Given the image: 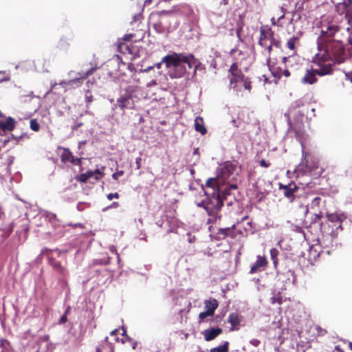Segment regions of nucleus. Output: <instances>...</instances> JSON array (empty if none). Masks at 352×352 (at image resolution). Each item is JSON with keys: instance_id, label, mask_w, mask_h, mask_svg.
I'll return each instance as SVG.
<instances>
[{"instance_id": "1a4fd4ad", "label": "nucleus", "mask_w": 352, "mask_h": 352, "mask_svg": "<svg viewBox=\"0 0 352 352\" xmlns=\"http://www.w3.org/2000/svg\"><path fill=\"white\" fill-rule=\"evenodd\" d=\"M330 63L327 65H317L318 68L307 69L304 77L302 78L301 82L303 84L313 85L318 80L316 76H323L331 74L333 69L331 68Z\"/></svg>"}, {"instance_id": "680f3d73", "label": "nucleus", "mask_w": 352, "mask_h": 352, "mask_svg": "<svg viewBox=\"0 0 352 352\" xmlns=\"http://www.w3.org/2000/svg\"><path fill=\"white\" fill-rule=\"evenodd\" d=\"M194 128L196 131H198V116H195V118Z\"/></svg>"}, {"instance_id": "338daca9", "label": "nucleus", "mask_w": 352, "mask_h": 352, "mask_svg": "<svg viewBox=\"0 0 352 352\" xmlns=\"http://www.w3.org/2000/svg\"><path fill=\"white\" fill-rule=\"evenodd\" d=\"M28 98H30V100L32 99V98H34L36 97V96L34 94V92L33 91H30L28 93Z\"/></svg>"}, {"instance_id": "a18cd8bd", "label": "nucleus", "mask_w": 352, "mask_h": 352, "mask_svg": "<svg viewBox=\"0 0 352 352\" xmlns=\"http://www.w3.org/2000/svg\"><path fill=\"white\" fill-rule=\"evenodd\" d=\"M109 250L112 253H115L117 255L118 261L120 262V258L118 253L117 252L116 248L114 245H111L109 247Z\"/></svg>"}, {"instance_id": "5701e85b", "label": "nucleus", "mask_w": 352, "mask_h": 352, "mask_svg": "<svg viewBox=\"0 0 352 352\" xmlns=\"http://www.w3.org/2000/svg\"><path fill=\"white\" fill-rule=\"evenodd\" d=\"M168 222L169 223V226L170 227L168 232H176V230L177 228L180 226L181 222L179 221L175 217H170L168 219Z\"/></svg>"}, {"instance_id": "4c0bfd02", "label": "nucleus", "mask_w": 352, "mask_h": 352, "mask_svg": "<svg viewBox=\"0 0 352 352\" xmlns=\"http://www.w3.org/2000/svg\"><path fill=\"white\" fill-rule=\"evenodd\" d=\"M242 30H243L242 25L241 24L238 25L237 28H236V36H237L239 41H241V42L243 41V38L241 36Z\"/></svg>"}, {"instance_id": "4d7b16f0", "label": "nucleus", "mask_w": 352, "mask_h": 352, "mask_svg": "<svg viewBox=\"0 0 352 352\" xmlns=\"http://www.w3.org/2000/svg\"><path fill=\"white\" fill-rule=\"evenodd\" d=\"M67 321V315L64 314L59 320V324H64Z\"/></svg>"}, {"instance_id": "b1692460", "label": "nucleus", "mask_w": 352, "mask_h": 352, "mask_svg": "<svg viewBox=\"0 0 352 352\" xmlns=\"http://www.w3.org/2000/svg\"><path fill=\"white\" fill-rule=\"evenodd\" d=\"M278 255L279 251L276 248H272L270 250V258L273 262L275 268L277 267L278 264Z\"/></svg>"}, {"instance_id": "6ab92c4d", "label": "nucleus", "mask_w": 352, "mask_h": 352, "mask_svg": "<svg viewBox=\"0 0 352 352\" xmlns=\"http://www.w3.org/2000/svg\"><path fill=\"white\" fill-rule=\"evenodd\" d=\"M235 228V225H233L231 228L219 229V232H217L219 238L225 239L227 236H229L232 239L234 238L236 236V234L234 233Z\"/></svg>"}, {"instance_id": "de8ad7c7", "label": "nucleus", "mask_w": 352, "mask_h": 352, "mask_svg": "<svg viewBox=\"0 0 352 352\" xmlns=\"http://www.w3.org/2000/svg\"><path fill=\"white\" fill-rule=\"evenodd\" d=\"M119 197V195L118 192H115V193H109L108 195H107V199L109 200H111L113 199V198H118Z\"/></svg>"}, {"instance_id": "13d9d810", "label": "nucleus", "mask_w": 352, "mask_h": 352, "mask_svg": "<svg viewBox=\"0 0 352 352\" xmlns=\"http://www.w3.org/2000/svg\"><path fill=\"white\" fill-rule=\"evenodd\" d=\"M85 204V203L79 202L77 204L76 208L78 211H82L84 210L83 206Z\"/></svg>"}, {"instance_id": "09e8293b", "label": "nucleus", "mask_w": 352, "mask_h": 352, "mask_svg": "<svg viewBox=\"0 0 352 352\" xmlns=\"http://www.w3.org/2000/svg\"><path fill=\"white\" fill-rule=\"evenodd\" d=\"M138 237H139V239H140V240H144V241H146V237H147V236H146V232H145L144 231H142H142L140 232V234H139Z\"/></svg>"}, {"instance_id": "bb28decb", "label": "nucleus", "mask_w": 352, "mask_h": 352, "mask_svg": "<svg viewBox=\"0 0 352 352\" xmlns=\"http://www.w3.org/2000/svg\"><path fill=\"white\" fill-rule=\"evenodd\" d=\"M236 185H229V186H226L224 189H221V186H220V192L223 196L224 199L227 200L228 196L230 195V189H236Z\"/></svg>"}, {"instance_id": "69168bd1", "label": "nucleus", "mask_w": 352, "mask_h": 352, "mask_svg": "<svg viewBox=\"0 0 352 352\" xmlns=\"http://www.w3.org/2000/svg\"><path fill=\"white\" fill-rule=\"evenodd\" d=\"M322 218V213L320 212L319 214L315 215L314 221L319 220Z\"/></svg>"}, {"instance_id": "aec40b11", "label": "nucleus", "mask_w": 352, "mask_h": 352, "mask_svg": "<svg viewBox=\"0 0 352 352\" xmlns=\"http://www.w3.org/2000/svg\"><path fill=\"white\" fill-rule=\"evenodd\" d=\"M15 127V121L11 118L8 117L6 121H0V129L3 131H12Z\"/></svg>"}, {"instance_id": "58836bf2", "label": "nucleus", "mask_w": 352, "mask_h": 352, "mask_svg": "<svg viewBox=\"0 0 352 352\" xmlns=\"http://www.w3.org/2000/svg\"><path fill=\"white\" fill-rule=\"evenodd\" d=\"M8 345V342L7 341H3L0 340V352H8L7 351V346Z\"/></svg>"}, {"instance_id": "603ef678", "label": "nucleus", "mask_w": 352, "mask_h": 352, "mask_svg": "<svg viewBox=\"0 0 352 352\" xmlns=\"http://www.w3.org/2000/svg\"><path fill=\"white\" fill-rule=\"evenodd\" d=\"M250 344L253 345L254 346H257L261 343L260 340L257 339H252L250 341Z\"/></svg>"}, {"instance_id": "473e14b6", "label": "nucleus", "mask_w": 352, "mask_h": 352, "mask_svg": "<svg viewBox=\"0 0 352 352\" xmlns=\"http://www.w3.org/2000/svg\"><path fill=\"white\" fill-rule=\"evenodd\" d=\"M280 12H281V15L280 16H278L277 20H276L274 17H273L271 19L272 24L273 25H278V22L280 21V20L285 17V10L283 9V8H281Z\"/></svg>"}, {"instance_id": "2eb2a0df", "label": "nucleus", "mask_w": 352, "mask_h": 352, "mask_svg": "<svg viewBox=\"0 0 352 352\" xmlns=\"http://www.w3.org/2000/svg\"><path fill=\"white\" fill-rule=\"evenodd\" d=\"M327 218L328 221L333 223L334 226L338 228H340L342 230V222L344 219H345V216L344 214H340V213H331V214H327Z\"/></svg>"}, {"instance_id": "f3484780", "label": "nucleus", "mask_w": 352, "mask_h": 352, "mask_svg": "<svg viewBox=\"0 0 352 352\" xmlns=\"http://www.w3.org/2000/svg\"><path fill=\"white\" fill-rule=\"evenodd\" d=\"M222 329L219 327L206 329L202 332L206 341H211L222 333Z\"/></svg>"}, {"instance_id": "79ce46f5", "label": "nucleus", "mask_w": 352, "mask_h": 352, "mask_svg": "<svg viewBox=\"0 0 352 352\" xmlns=\"http://www.w3.org/2000/svg\"><path fill=\"white\" fill-rule=\"evenodd\" d=\"M123 174H124V171L123 170H118V171L115 172L112 175V177H113V179L117 180Z\"/></svg>"}, {"instance_id": "bf43d9fd", "label": "nucleus", "mask_w": 352, "mask_h": 352, "mask_svg": "<svg viewBox=\"0 0 352 352\" xmlns=\"http://www.w3.org/2000/svg\"><path fill=\"white\" fill-rule=\"evenodd\" d=\"M155 85H157L156 80H151L149 82L147 83L146 87H151Z\"/></svg>"}, {"instance_id": "9d476101", "label": "nucleus", "mask_w": 352, "mask_h": 352, "mask_svg": "<svg viewBox=\"0 0 352 352\" xmlns=\"http://www.w3.org/2000/svg\"><path fill=\"white\" fill-rule=\"evenodd\" d=\"M279 190L283 192L284 196L287 198L291 202L295 199V193L297 192L298 188L294 182H290L287 185L279 184Z\"/></svg>"}, {"instance_id": "a19ab883", "label": "nucleus", "mask_w": 352, "mask_h": 352, "mask_svg": "<svg viewBox=\"0 0 352 352\" xmlns=\"http://www.w3.org/2000/svg\"><path fill=\"white\" fill-rule=\"evenodd\" d=\"M153 28L155 30L159 33H162L164 32V28L161 25V23H155L153 24Z\"/></svg>"}, {"instance_id": "9b49d317", "label": "nucleus", "mask_w": 352, "mask_h": 352, "mask_svg": "<svg viewBox=\"0 0 352 352\" xmlns=\"http://www.w3.org/2000/svg\"><path fill=\"white\" fill-rule=\"evenodd\" d=\"M175 307L174 310L175 312H178V314L181 316L184 312L189 311L190 302H188L187 299L184 297L177 298L174 300Z\"/></svg>"}, {"instance_id": "37998d69", "label": "nucleus", "mask_w": 352, "mask_h": 352, "mask_svg": "<svg viewBox=\"0 0 352 352\" xmlns=\"http://www.w3.org/2000/svg\"><path fill=\"white\" fill-rule=\"evenodd\" d=\"M153 68H154V66H153V65L148 66V67H146V68H145V69H142V68H140V69L138 70V72H139V73H148V72H149L150 71H151Z\"/></svg>"}, {"instance_id": "393cba45", "label": "nucleus", "mask_w": 352, "mask_h": 352, "mask_svg": "<svg viewBox=\"0 0 352 352\" xmlns=\"http://www.w3.org/2000/svg\"><path fill=\"white\" fill-rule=\"evenodd\" d=\"M229 351V342L226 341L223 344L220 345L217 347L212 348L210 352H228Z\"/></svg>"}, {"instance_id": "052dcab7", "label": "nucleus", "mask_w": 352, "mask_h": 352, "mask_svg": "<svg viewBox=\"0 0 352 352\" xmlns=\"http://www.w3.org/2000/svg\"><path fill=\"white\" fill-rule=\"evenodd\" d=\"M187 236H188V241L189 243L195 242V236H192L190 233H188Z\"/></svg>"}, {"instance_id": "c03bdc74", "label": "nucleus", "mask_w": 352, "mask_h": 352, "mask_svg": "<svg viewBox=\"0 0 352 352\" xmlns=\"http://www.w3.org/2000/svg\"><path fill=\"white\" fill-rule=\"evenodd\" d=\"M175 333L178 334V336H181V338L182 340H185V339H187L188 337V333H184L183 331H176Z\"/></svg>"}, {"instance_id": "20e7f679", "label": "nucleus", "mask_w": 352, "mask_h": 352, "mask_svg": "<svg viewBox=\"0 0 352 352\" xmlns=\"http://www.w3.org/2000/svg\"><path fill=\"white\" fill-rule=\"evenodd\" d=\"M296 138L299 140L302 148V162L298 166L296 171L298 175H308L313 178H318L324 173V168L320 165L317 157L305 151V142L307 135L302 131H295Z\"/></svg>"}, {"instance_id": "6e6d98bb", "label": "nucleus", "mask_w": 352, "mask_h": 352, "mask_svg": "<svg viewBox=\"0 0 352 352\" xmlns=\"http://www.w3.org/2000/svg\"><path fill=\"white\" fill-rule=\"evenodd\" d=\"M13 228H14V223H11L9 226L8 230L6 231V236H9L10 234V233L13 230Z\"/></svg>"}, {"instance_id": "f257e3e1", "label": "nucleus", "mask_w": 352, "mask_h": 352, "mask_svg": "<svg viewBox=\"0 0 352 352\" xmlns=\"http://www.w3.org/2000/svg\"><path fill=\"white\" fill-rule=\"evenodd\" d=\"M340 30V27L333 23H322L321 34L317 39L318 53L313 63L316 65L330 63L331 68L336 63H341L346 58L343 43L335 40L333 36Z\"/></svg>"}, {"instance_id": "c9c22d12", "label": "nucleus", "mask_w": 352, "mask_h": 352, "mask_svg": "<svg viewBox=\"0 0 352 352\" xmlns=\"http://www.w3.org/2000/svg\"><path fill=\"white\" fill-rule=\"evenodd\" d=\"M207 133V129L204 125V120L199 116V133L205 135Z\"/></svg>"}, {"instance_id": "7ed1b4c3", "label": "nucleus", "mask_w": 352, "mask_h": 352, "mask_svg": "<svg viewBox=\"0 0 352 352\" xmlns=\"http://www.w3.org/2000/svg\"><path fill=\"white\" fill-rule=\"evenodd\" d=\"M234 62L228 71V79L231 89L236 92L241 91L242 88L250 92L252 88L250 78L245 76L241 68H239L240 59H245L244 53L238 47L232 49L230 52Z\"/></svg>"}, {"instance_id": "49530a36", "label": "nucleus", "mask_w": 352, "mask_h": 352, "mask_svg": "<svg viewBox=\"0 0 352 352\" xmlns=\"http://www.w3.org/2000/svg\"><path fill=\"white\" fill-rule=\"evenodd\" d=\"M259 164L261 166L264 168H268L270 166V163L267 162L265 160L262 159L260 160Z\"/></svg>"}, {"instance_id": "8fccbe9b", "label": "nucleus", "mask_w": 352, "mask_h": 352, "mask_svg": "<svg viewBox=\"0 0 352 352\" xmlns=\"http://www.w3.org/2000/svg\"><path fill=\"white\" fill-rule=\"evenodd\" d=\"M93 97L91 95H88V93L85 95V100L87 104H90L92 102Z\"/></svg>"}, {"instance_id": "39448f33", "label": "nucleus", "mask_w": 352, "mask_h": 352, "mask_svg": "<svg viewBox=\"0 0 352 352\" xmlns=\"http://www.w3.org/2000/svg\"><path fill=\"white\" fill-rule=\"evenodd\" d=\"M202 188L204 190L206 198L199 203V207H202L208 215L214 219L226 199L221 194L220 187L212 184L208 185L207 182L206 188L202 187Z\"/></svg>"}, {"instance_id": "f8f14e48", "label": "nucleus", "mask_w": 352, "mask_h": 352, "mask_svg": "<svg viewBox=\"0 0 352 352\" xmlns=\"http://www.w3.org/2000/svg\"><path fill=\"white\" fill-rule=\"evenodd\" d=\"M219 303L216 299L206 300L205 302L206 311L199 314V319L203 320L207 316H212L215 309L218 307Z\"/></svg>"}, {"instance_id": "dca6fc26", "label": "nucleus", "mask_w": 352, "mask_h": 352, "mask_svg": "<svg viewBox=\"0 0 352 352\" xmlns=\"http://www.w3.org/2000/svg\"><path fill=\"white\" fill-rule=\"evenodd\" d=\"M270 71L272 76L276 78V82L280 79L282 76L288 78L290 76V72L287 69H283L278 66H272Z\"/></svg>"}, {"instance_id": "2f4dec72", "label": "nucleus", "mask_w": 352, "mask_h": 352, "mask_svg": "<svg viewBox=\"0 0 352 352\" xmlns=\"http://www.w3.org/2000/svg\"><path fill=\"white\" fill-rule=\"evenodd\" d=\"M322 199L320 197H316L312 199L310 204L311 208L314 209L320 206Z\"/></svg>"}, {"instance_id": "423d86ee", "label": "nucleus", "mask_w": 352, "mask_h": 352, "mask_svg": "<svg viewBox=\"0 0 352 352\" xmlns=\"http://www.w3.org/2000/svg\"><path fill=\"white\" fill-rule=\"evenodd\" d=\"M52 350L53 346L48 340L34 336L23 342L21 352H52Z\"/></svg>"}, {"instance_id": "864d4df0", "label": "nucleus", "mask_w": 352, "mask_h": 352, "mask_svg": "<svg viewBox=\"0 0 352 352\" xmlns=\"http://www.w3.org/2000/svg\"><path fill=\"white\" fill-rule=\"evenodd\" d=\"M28 94H23L20 95V98L23 102L30 101V100H28Z\"/></svg>"}, {"instance_id": "cd10ccee", "label": "nucleus", "mask_w": 352, "mask_h": 352, "mask_svg": "<svg viewBox=\"0 0 352 352\" xmlns=\"http://www.w3.org/2000/svg\"><path fill=\"white\" fill-rule=\"evenodd\" d=\"M94 177L92 170H87L86 173L80 174L78 180L81 182H87L89 178Z\"/></svg>"}, {"instance_id": "0eeeda50", "label": "nucleus", "mask_w": 352, "mask_h": 352, "mask_svg": "<svg viewBox=\"0 0 352 352\" xmlns=\"http://www.w3.org/2000/svg\"><path fill=\"white\" fill-rule=\"evenodd\" d=\"M236 168V164L232 162H226L219 168L216 178L208 179V185H214L220 187L226 184L233 175Z\"/></svg>"}, {"instance_id": "a878e982", "label": "nucleus", "mask_w": 352, "mask_h": 352, "mask_svg": "<svg viewBox=\"0 0 352 352\" xmlns=\"http://www.w3.org/2000/svg\"><path fill=\"white\" fill-rule=\"evenodd\" d=\"M299 41V38L298 36H294L291 37L287 42V47L291 50H294L296 48V45Z\"/></svg>"}, {"instance_id": "f704fd0d", "label": "nucleus", "mask_w": 352, "mask_h": 352, "mask_svg": "<svg viewBox=\"0 0 352 352\" xmlns=\"http://www.w3.org/2000/svg\"><path fill=\"white\" fill-rule=\"evenodd\" d=\"M92 174L94 175V178L96 180L100 179L104 175L103 173L98 168H97L94 170H92Z\"/></svg>"}, {"instance_id": "3c124183", "label": "nucleus", "mask_w": 352, "mask_h": 352, "mask_svg": "<svg viewBox=\"0 0 352 352\" xmlns=\"http://www.w3.org/2000/svg\"><path fill=\"white\" fill-rule=\"evenodd\" d=\"M332 352H344V350L340 345H336Z\"/></svg>"}, {"instance_id": "412c9836", "label": "nucleus", "mask_w": 352, "mask_h": 352, "mask_svg": "<svg viewBox=\"0 0 352 352\" xmlns=\"http://www.w3.org/2000/svg\"><path fill=\"white\" fill-rule=\"evenodd\" d=\"M41 217H44L45 220L50 222L53 226H56L57 218L55 214L48 211H43L41 213Z\"/></svg>"}, {"instance_id": "a211bd4d", "label": "nucleus", "mask_w": 352, "mask_h": 352, "mask_svg": "<svg viewBox=\"0 0 352 352\" xmlns=\"http://www.w3.org/2000/svg\"><path fill=\"white\" fill-rule=\"evenodd\" d=\"M118 106L122 109H131L133 107V100L129 96H124L117 100Z\"/></svg>"}, {"instance_id": "c85d7f7f", "label": "nucleus", "mask_w": 352, "mask_h": 352, "mask_svg": "<svg viewBox=\"0 0 352 352\" xmlns=\"http://www.w3.org/2000/svg\"><path fill=\"white\" fill-rule=\"evenodd\" d=\"M312 329L316 336H324L327 333V330L322 329L318 325L314 326Z\"/></svg>"}, {"instance_id": "4468645a", "label": "nucleus", "mask_w": 352, "mask_h": 352, "mask_svg": "<svg viewBox=\"0 0 352 352\" xmlns=\"http://www.w3.org/2000/svg\"><path fill=\"white\" fill-rule=\"evenodd\" d=\"M97 68L98 67L96 66H94V67L92 66L91 67V69L87 70L83 74H78V76L77 78H76L75 79L68 80L67 82L64 81V82H61L60 84L61 85L65 84V85H71V86H73V85L79 86L80 81L84 78H86L87 76H90L91 74H92L97 69Z\"/></svg>"}, {"instance_id": "7c9ffc66", "label": "nucleus", "mask_w": 352, "mask_h": 352, "mask_svg": "<svg viewBox=\"0 0 352 352\" xmlns=\"http://www.w3.org/2000/svg\"><path fill=\"white\" fill-rule=\"evenodd\" d=\"M109 263H110L109 257H107L105 258L94 259L93 261L94 265H108Z\"/></svg>"}, {"instance_id": "5fc2aeb1", "label": "nucleus", "mask_w": 352, "mask_h": 352, "mask_svg": "<svg viewBox=\"0 0 352 352\" xmlns=\"http://www.w3.org/2000/svg\"><path fill=\"white\" fill-rule=\"evenodd\" d=\"M142 158L140 157L135 159L136 168L140 169L141 167Z\"/></svg>"}, {"instance_id": "774afa93", "label": "nucleus", "mask_w": 352, "mask_h": 352, "mask_svg": "<svg viewBox=\"0 0 352 352\" xmlns=\"http://www.w3.org/2000/svg\"><path fill=\"white\" fill-rule=\"evenodd\" d=\"M5 217L4 212L3 211L1 207L0 206V219H3Z\"/></svg>"}, {"instance_id": "0e129e2a", "label": "nucleus", "mask_w": 352, "mask_h": 352, "mask_svg": "<svg viewBox=\"0 0 352 352\" xmlns=\"http://www.w3.org/2000/svg\"><path fill=\"white\" fill-rule=\"evenodd\" d=\"M163 63L164 64V62H162V59L160 62H159L156 64H154L153 66H154V67L160 69Z\"/></svg>"}, {"instance_id": "4be33fe9", "label": "nucleus", "mask_w": 352, "mask_h": 352, "mask_svg": "<svg viewBox=\"0 0 352 352\" xmlns=\"http://www.w3.org/2000/svg\"><path fill=\"white\" fill-rule=\"evenodd\" d=\"M228 321L232 325V330H233L241 322L239 315L236 313H231L228 316Z\"/></svg>"}, {"instance_id": "c756f323", "label": "nucleus", "mask_w": 352, "mask_h": 352, "mask_svg": "<svg viewBox=\"0 0 352 352\" xmlns=\"http://www.w3.org/2000/svg\"><path fill=\"white\" fill-rule=\"evenodd\" d=\"M72 156V152L68 148H65L61 155V160L63 162H69Z\"/></svg>"}, {"instance_id": "6e6552de", "label": "nucleus", "mask_w": 352, "mask_h": 352, "mask_svg": "<svg viewBox=\"0 0 352 352\" xmlns=\"http://www.w3.org/2000/svg\"><path fill=\"white\" fill-rule=\"evenodd\" d=\"M258 44L262 47H265L267 50L268 54L271 53L273 46L276 47H280V41L274 38V32L267 25L260 28Z\"/></svg>"}, {"instance_id": "f03ea898", "label": "nucleus", "mask_w": 352, "mask_h": 352, "mask_svg": "<svg viewBox=\"0 0 352 352\" xmlns=\"http://www.w3.org/2000/svg\"><path fill=\"white\" fill-rule=\"evenodd\" d=\"M165 66L168 69V76L170 78H179L189 69H193L195 73L198 69V62L192 54L170 52L162 58Z\"/></svg>"}, {"instance_id": "e433bc0d", "label": "nucleus", "mask_w": 352, "mask_h": 352, "mask_svg": "<svg viewBox=\"0 0 352 352\" xmlns=\"http://www.w3.org/2000/svg\"><path fill=\"white\" fill-rule=\"evenodd\" d=\"M340 8H342L344 10L342 11V13H344V12H346V15L350 12L351 6L349 3H342L338 6V8L340 9Z\"/></svg>"}, {"instance_id": "e2e57ef3", "label": "nucleus", "mask_w": 352, "mask_h": 352, "mask_svg": "<svg viewBox=\"0 0 352 352\" xmlns=\"http://www.w3.org/2000/svg\"><path fill=\"white\" fill-rule=\"evenodd\" d=\"M82 124H83L82 122H78L72 126V131L76 130L78 128L82 126Z\"/></svg>"}, {"instance_id": "ea45409f", "label": "nucleus", "mask_w": 352, "mask_h": 352, "mask_svg": "<svg viewBox=\"0 0 352 352\" xmlns=\"http://www.w3.org/2000/svg\"><path fill=\"white\" fill-rule=\"evenodd\" d=\"M69 162H71L74 165H80L81 158L76 157L73 155Z\"/></svg>"}, {"instance_id": "72a5a7b5", "label": "nucleus", "mask_w": 352, "mask_h": 352, "mask_svg": "<svg viewBox=\"0 0 352 352\" xmlns=\"http://www.w3.org/2000/svg\"><path fill=\"white\" fill-rule=\"evenodd\" d=\"M30 129L34 131H38L40 129V125L36 120H30Z\"/></svg>"}, {"instance_id": "ddd939ff", "label": "nucleus", "mask_w": 352, "mask_h": 352, "mask_svg": "<svg viewBox=\"0 0 352 352\" xmlns=\"http://www.w3.org/2000/svg\"><path fill=\"white\" fill-rule=\"evenodd\" d=\"M256 258V261L252 265L250 271V273L252 274L262 271L268 263L266 257L264 256L258 255Z\"/></svg>"}]
</instances>
